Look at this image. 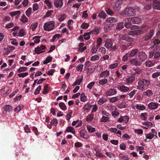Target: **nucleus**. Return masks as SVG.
<instances>
[{
    "label": "nucleus",
    "instance_id": "2eb2a0df",
    "mask_svg": "<svg viewBox=\"0 0 160 160\" xmlns=\"http://www.w3.org/2000/svg\"><path fill=\"white\" fill-rule=\"evenodd\" d=\"M118 89L122 92H126L129 90V88L124 85L119 86L118 88Z\"/></svg>",
    "mask_w": 160,
    "mask_h": 160
},
{
    "label": "nucleus",
    "instance_id": "4d7b16f0",
    "mask_svg": "<svg viewBox=\"0 0 160 160\" xmlns=\"http://www.w3.org/2000/svg\"><path fill=\"white\" fill-rule=\"evenodd\" d=\"M27 69V68L26 67H22L19 68L17 70L18 72L20 73L22 72L25 71Z\"/></svg>",
    "mask_w": 160,
    "mask_h": 160
},
{
    "label": "nucleus",
    "instance_id": "bb28decb",
    "mask_svg": "<svg viewBox=\"0 0 160 160\" xmlns=\"http://www.w3.org/2000/svg\"><path fill=\"white\" fill-rule=\"evenodd\" d=\"M123 28V23L121 22L118 23L116 27V29L118 30H120L122 29Z\"/></svg>",
    "mask_w": 160,
    "mask_h": 160
},
{
    "label": "nucleus",
    "instance_id": "052dcab7",
    "mask_svg": "<svg viewBox=\"0 0 160 160\" xmlns=\"http://www.w3.org/2000/svg\"><path fill=\"white\" fill-rule=\"evenodd\" d=\"M83 65L82 64H80L78 65L76 68V69L78 71L81 72L82 70V68Z\"/></svg>",
    "mask_w": 160,
    "mask_h": 160
},
{
    "label": "nucleus",
    "instance_id": "6ab92c4d",
    "mask_svg": "<svg viewBox=\"0 0 160 160\" xmlns=\"http://www.w3.org/2000/svg\"><path fill=\"white\" fill-rule=\"evenodd\" d=\"M83 132V131L82 130L80 131V137L86 140L88 139L89 138V135L88 134H86Z\"/></svg>",
    "mask_w": 160,
    "mask_h": 160
},
{
    "label": "nucleus",
    "instance_id": "b1692460",
    "mask_svg": "<svg viewBox=\"0 0 160 160\" xmlns=\"http://www.w3.org/2000/svg\"><path fill=\"white\" fill-rule=\"evenodd\" d=\"M119 157L121 159L123 160H128L129 158L128 156L126 155H124L122 153H120L119 155Z\"/></svg>",
    "mask_w": 160,
    "mask_h": 160
},
{
    "label": "nucleus",
    "instance_id": "4be33fe9",
    "mask_svg": "<svg viewBox=\"0 0 160 160\" xmlns=\"http://www.w3.org/2000/svg\"><path fill=\"white\" fill-rule=\"evenodd\" d=\"M135 80L134 77L132 76L126 78L124 80V81L126 83H129L132 82Z\"/></svg>",
    "mask_w": 160,
    "mask_h": 160
},
{
    "label": "nucleus",
    "instance_id": "5fc2aeb1",
    "mask_svg": "<svg viewBox=\"0 0 160 160\" xmlns=\"http://www.w3.org/2000/svg\"><path fill=\"white\" fill-rule=\"evenodd\" d=\"M45 3L46 4L49 8H52V3L48 0H45Z\"/></svg>",
    "mask_w": 160,
    "mask_h": 160
},
{
    "label": "nucleus",
    "instance_id": "f8f14e48",
    "mask_svg": "<svg viewBox=\"0 0 160 160\" xmlns=\"http://www.w3.org/2000/svg\"><path fill=\"white\" fill-rule=\"evenodd\" d=\"M158 104L153 102H150L148 105V108L150 109L155 110L158 107Z\"/></svg>",
    "mask_w": 160,
    "mask_h": 160
},
{
    "label": "nucleus",
    "instance_id": "473e14b6",
    "mask_svg": "<svg viewBox=\"0 0 160 160\" xmlns=\"http://www.w3.org/2000/svg\"><path fill=\"white\" fill-rule=\"evenodd\" d=\"M136 108L139 110H143L146 108L142 104H137L135 106Z\"/></svg>",
    "mask_w": 160,
    "mask_h": 160
},
{
    "label": "nucleus",
    "instance_id": "37998d69",
    "mask_svg": "<svg viewBox=\"0 0 160 160\" xmlns=\"http://www.w3.org/2000/svg\"><path fill=\"white\" fill-rule=\"evenodd\" d=\"M92 33V32H88L85 33L83 36L85 37L84 39L86 40H88L90 38V34Z\"/></svg>",
    "mask_w": 160,
    "mask_h": 160
},
{
    "label": "nucleus",
    "instance_id": "bf43d9fd",
    "mask_svg": "<svg viewBox=\"0 0 160 160\" xmlns=\"http://www.w3.org/2000/svg\"><path fill=\"white\" fill-rule=\"evenodd\" d=\"M41 86L40 85H39L38 86V87L36 88L35 91L34 92V94L35 95H37L39 93L40 91L41 88Z\"/></svg>",
    "mask_w": 160,
    "mask_h": 160
},
{
    "label": "nucleus",
    "instance_id": "0eeeda50",
    "mask_svg": "<svg viewBox=\"0 0 160 160\" xmlns=\"http://www.w3.org/2000/svg\"><path fill=\"white\" fill-rule=\"evenodd\" d=\"M138 56L142 62H143L145 61V60L147 59V55L146 53L142 51H141L139 52L136 55V57H137Z\"/></svg>",
    "mask_w": 160,
    "mask_h": 160
},
{
    "label": "nucleus",
    "instance_id": "58836bf2",
    "mask_svg": "<svg viewBox=\"0 0 160 160\" xmlns=\"http://www.w3.org/2000/svg\"><path fill=\"white\" fill-rule=\"evenodd\" d=\"M138 50L137 49L132 50L130 53L129 54L130 58L133 57L138 52Z\"/></svg>",
    "mask_w": 160,
    "mask_h": 160
},
{
    "label": "nucleus",
    "instance_id": "39448f33",
    "mask_svg": "<svg viewBox=\"0 0 160 160\" xmlns=\"http://www.w3.org/2000/svg\"><path fill=\"white\" fill-rule=\"evenodd\" d=\"M154 31L153 29L150 30L149 32L146 33L143 37L144 41H148L149 40L154 34Z\"/></svg>",
    "mask_w": 160,
    "mask_h": 160
},
{
    "label": "nucleus",
    "instance_id": "c9c22d12",
    "mask_svg": "<svg viewBox=\"0 0 160 160\" xmlns=\"http://www.w3.org/2000/svg\"><path fill=\"white\" fill-rule=\"evenodd\" d=\"M4 110L6 112H9L12 110V107L9 105H6L4 107Z\"/></svg>",
    "mask_w": 160,
    "mask_h": 160
},
{
    "label": "nucleus",
    "instance_id": "864d4df0",
    "mask_svg": "<svg viewBox=\"0 0 160 160\" xmlns=\"http://www.w3.org/2000/svg\"><path fill=\"white\" fill-rule=\"evenodd\" d=\"M98 46H94L91 50V52L92 53H96L98 48Z\"/></svg>",
    "mask_w": 160,
    "mask_h": 160
},
{
    "label": "nucleus",
    "instance_id": "79ce46f5",
    "mask_svg": "<svg viewBox=\"0 0 160 160\" xmlns=\"http://www.w3.org/2000/svg\"><path fill=\"white\" fill-rule=\"evenodd\" d=\"M108 82V80L106 78H104L100 80L99 81V84L102 85H103Z\"/></svg>",
    "mask_w": 160,
    "mask_h": 160
},
{
    "label": "nucleus",
    "instance_id": "393cba45",
    "mask_svg": "<svg viewBox=\"0 0 160 160\" xmlns=\"http://www.w3.org/2000/svg\"><path fill=\"white\" fill-rule=\"evenodd\" d=\"M106 16L107 15L106 13L103 11H101L98 15V17L100 18H102L103 19L105 18L106 17Z\"/></svg>",
    "mask_w": 160,
    "mask_h": 160
},
{
    "label": "nucleus",
    "instance_id": "e2e57ef3",
    "mask_svg": "<svg viewBox=\"0 0 160 160\" xmlns=\"http://www.w3.org/2000/svg\"><path fill=\"white\" fill-rule=\"evenodd\" d=\"M120 148L122 150H125L126 149V145L124 143H122L120 145Z\"/></svg>",
    "mask_w": 160,
    "mask_h": 160
},
{
    "label": "nucleus",
    "instance_id": "9b49d317",
    "mask_svg": "<svg viewBox=\"0 0 160 160\" xmlns=\"http://www.w3.org/2000/svg\"><path fill=\"white\" fill-rule=\"evenodd\" d=\"M55 6L58 9H60L63 5L62 0H55L54 1Z\"/></svg>",
    "mask_w": 160,
    "mask_h": 160
},
{
    "label": "nucleus",
    "instance_id": "f704fd0d",
    "mask_svg": "<svg viewBox=\"0 0 160 160\" xmlns=\"http://www.w3.org/2000/svg\"><path fill=\"white\" fill-rule=\"evenodd\" d=\"M59 106L63 110H65L67 109V107L63 102H61L58 104Z\"/></svg>",
    "mask_w": 160,
    "mask_h": 160
},
{
    "label": "nucleus",
    "instance_id": "c756f323",
    "mask_svg": "<svg viewBox=\"0 0 160 160\" xmlns=\"http://www.w3.org/2000/svg\"><path fill=\"white\" fill-rule=\"evenodd\" d=\"M87 128L88 132L90 133L93 132L95 131V129L90 125H87Z\"/></svg>",
    "mask_w": 160,
    "mask_h": 160
},
{
    "label": "nucleus",
    "instance_id": "c03bdc74",
    "mask_svg": "<svg viewBox=\"0 0 160 160\" xmlns=\"http://www.w3.org/2000/svg\"><path fill=\"white\" fill-rule=\"evenodd\" d=\"M100 30V28H95L93 31H92L90 32H92V33L97 35L99 33Z\"/></svg>",
    "mask_w": 160,
    "mask_h": 160
},
{
    "label": "nucleus",
    "instance_id": "412c9836",
    "mask_svg": "<svg viewBox=\"0 0 160 160\" xmlns=\"http://www.w3.org/2000/svg\"><path fill=\"white\" fill-rule=\"evenodd\" d=\"M110 75L109 72L108 71H105L101 72L100 76L102 77H107Z\"/></svg>",
    "mask_w": 160,
    "mask_h": 160
},
{
    "label": "nucleus",
    "instance_id": "774afa93",
    "mask_svg": "<svg viewBox=\"0 0 160 160\" xmlns=\"http://www.w3.org/2000/svg\"><path fill=\"white\" fill-rule=\"evenodd\" d=\"M123 122L125 123H128L129 121V118L128 117L127 115L123 116Z\"/></svg>",
    "mask_w": 160,
    "mask_h": 160
},
{
    "label": "nucleus",
    "instance_id": "1a4fd4ad",
    "mask_svg": "<svg viewBox=\"0 0 160 160\" xmlns=\"http://www.w3.org/2000/svg\"><path fill=\"white\" fill-rule=\"evenodd\" d=\"M136 57L135 58L132 59L130 61L136 66H140L143 62L138 57Z\"/></svg>",
    "mask_w": 160,
    "mask_h": 160
},
{
    "label": "nucleus",
    "instance_id": "13d9d810",
    "mask_svg": "<svg viewBox=\"0 0 160 160\" xmlns=\"http://www.w3.org/2000/svg\"><path fill=\"white\" fill-rule=\"evenodd\" d=\"M25 31L23 29H21L18 32V35L19 36H23L25 34Z\"/></svg>",
    "mask_w": 160,
    "mask_h": 160
},
{
    "label": "nucleus",
    "instance_id": "7ed1b4c3",
    "mask_svg": "<svg viewBox=\"0 0 160 160\" xmlns=\"http://www.w3.org/2000/svg\"><path fill=\"white\" fill-rule=\"evenodd\" d=\"M55 22L53 21H51L45 23L43 26V28L46 31H51L54 28Z\"/></svg>",
    "mask_w": 160,
    "mask_h": 160
},
{
    "label": "nucleus",
    "instance_id": "3c124183",
    "mask_svg": "<svg viewBox=\"0 0 160 160\" xmlns=\"http://www.w3.org/2000/svg\"><path fill=\"white\" fill-rule=\"evenodd\" d=\"M144 93L148 97L152 96V91L150 90H147L144 92Z\"/></svg>",
    "mask_w": 160,
    "mask_h": 160
},
{
    "label": "nucleus",
    "instance_id": "f03ea898",
    "mask_svg": "<svg viewBox=\"0 0 160 160\" xmlns=\"http://www.w3.org/2000/svg\"><path fill=\"white\" fill-rule=\"evenodd\" d=\"M135 9L131 7H129L124 9L123 11L124 15L128 17L132 16L136 14Z\"/></svg>",
    "mask_w": 160,
    "mask_h": 160
},
{
    "label": "nucleus",
    "instance_id": "69168bd1",
    "mask_svg": "<svg viewBox=\"0 0 160 160\" xmlns=\"http://www.w3.org/2000/svg\"><path fill=\"white\" fill-rule=\"evenodd\" d=\"M160 76V72H155L152 75V77L153 78H155L158 76Z\"/></svg>",
    "mask_w": 160,
    "mask_h": 160
},
{
    "label": "nucleus",
    "instance_id": "7c9ffc66",
    "mask_svg": "<svg viewBox=\"0 0 160 160\" xmlns=\"http://www.w3.org/2000/svg\"><path fill=\"white\" fill-rule=\"evenodd\" d=\"M52 57L50 56H49L46 58V60L43 62V63L44 64H47V63L50 62L52 60Z\"/></svg>",
    "mask_w": 160,
    "mask_h": 160
},
{
    "label": "nucleus",
    "instance_id": "2f4dec72",
    "mask_svg": "<svg viewBox=\"0 0 160 160\" xmlns=\"http://www.w3.org/2000/svg\"><path fill=\"white\" fill-rule=\"evenodd\" d=\"M107 99L105 98H100L98 102V104L99 105H102L105 102Z\"/></svg>",
    "mask_w": 160,
    "mask_h": 160
},
{
    "label": "nucleus",
    "instance_id": "6e6d98bb",
    "mask_svg": "<svg viewBox=\"0 0 160 160\" xmlns=\"http://www.w3.org/2000/svg\"><path fill=\"white\" fill-rule=\"evenodd\" d=\"M89 26V24L88 23H83L81 26V28L83 29H86L88 28Z\"/></svg>",
    "mask_w": 160,
    "mask_h": 160
},
{
    "label": "nucleus",
    "instance_id": "8fccbe9b",
    "mask_svg": "<svg viewBox=\"0 0 160 160\" xmlns=\"http://www.w3.org/2000/svg\"><path fill=\"white\" fill-rule=\"evenodd\" d=\"M93 114H91L88 115L86 118V120L88 122H90L93 118Z\"/></svg>",
    "mask_w": 160,
    "mask_h": 160
},
{
    "label": "nucleus",
    "instance_id": "ea45409f",
    "mask_svg": "<svg viewBox=\"0 0 160 160\" xmlns=\"http://www.w3.org/2000/svg\"><path fill=\"white\" fill-rule=\"evenodd\" d=\"M154 135L152 133H147L145 134V137L146 139H152L154 137Z\"/></svg>",
    "mask_w": 160,
    "mask_h": 160
},
{
    "label": "nucleus",
    "instance_id": "de8ad7c7",
    "mask_svg": "<svg viewBox=\"0 0 160 160\" xmlns=\"http://www.w3.org/2000/svg\"><path fill=\"white\" fill-rule=\"evenodd\" d=\"M127 105L125 102H122L120 104H119L118 107L119 108H125L127 107Z\"/></svg>",
    "mask_w": 160,
    "mask_h": 160
},
{
    "label": "nucleus",
    "instance_id": "4c0bfd02",
    "mask_svg": "<svg viewBox=\"0 0 160 160\" xmlns=\"http://www.w3.org/2000/svg\"><path fill=\"white\" fill-rule=\"evenodd\" d=\"M140 118L144 120H146L147 119L148 114L146 112L141 113L140 114Z\"/></svg>",
    "mask_w": 160,
    "mask_h": 160
},
{
    "label": "nucleus",
    "instance_id": "dca6fc26",
    "mask_svg": "<svg viewBox=\"0 0 160 160\" xmlns=\"http://www.w3.org/2000/svg\"><path fill=\"white\" fill-rule=\"evenodd\" d=\"M122 40L129 42H132L133 40V39L128 36L127 35H123L121 36Z\"/></svg>",
    "mask_w": 160,
    "mask_h": 160
},
{
    "label": "nucleus",
    "instance_id": "f3484780",
    "mask_svg": "<svg viewBox=\"0 0 160 160\" xmlns=\"http://www.w3.org/2000/svg\"><path fill=\"white\" fill-rule=\"evenodd\" d=\"M112 45L113 43L111 39L107 40L106 41L105 44V47L108 49H110V48H111V47L112 46Z\"/></svg>",
    "mask_w": 160,
    "mask_h": 160
},
{
    "label": "nucleus",
    "instance_id": "a18cd8bd",
    "mask_svg": "<svg viewBox=\"0 0 160 160\" xmlns=\"http://www.w3.org/2000/svg\"><path fill=\"white\" fill-rule=\"evenodd\" d=\"M131 58L129 53H126L122 57V60L124 61H126Z\"/></svg>",
    "mask_w": 160,
    "mask_h": 160
},
{
    "label": "nucleus",
    "instance_id": "0e129e2a",
    "mask_svg": "<svg viewBox=\"0 0 160 160\" xmlns=\"http://www.w3.org/2000/svg\"><path fill=\"white\" fill-rule=\"evenodd\" d=\"M102 42V39L100 37L98 38L97 40V46H99L101 44Z\"/></svg>",
    "mask_w": 160,
    "mask_h": 160
},
{
    "label": "nucleus",
    "instance_id": "423d86ee",
    "mask_svg": "<svg viewBox=\"0 0 160 160\" xmlns=\"http://www.w3.org/2000/svg\"><path fill=\"white\" fill-rule=\"evenodd\" d=\"M122 5V1L118 0L115 2L113 6L114 10L118 12L121 8V6Z\"/></svg>",
    "mask_w": 160,
    "mask_h": 160
},
{
    "label": "nucleus",
    "instance_id": "a211bd4d",
    "mask_svg": "<svg viewBox=\"0 0 160 160\" xmlns=\"http://www.w3.org/2000/svg\"><path fill=\"white\" fill-rule=\"evenodd\" d=\"M21 13V12L20 11H17L14 12H11L9 13V14L12 17H13L15 16H16V18H18L19 17L20 14Z\"/></svg>",
    "mask_w": 160,
    "mask_h": 160
},
{
    "label": "nucleus",
    "instance_id": "f257e3e1",
    "mask_svg": "<svg viewBox=\"0 0 160 160\" xmlns=\"http://www.w3.org/2000/svg\"><path fill=\"white\" fill-rule=\"evenodd\" d=\"M160 41L158 38V37H154L151 41V43L154 45L150 47L151 49H152L149 53V57L150 58H153V59H157L160 56V52L157 51L160 50V47L159 46Z\"/></svg>",
    "mask_w": 160,
    "mask_h": 160
},
{
    "label": "nucleus",
    "instance_id": "603ef678",
    "mask_svg": "<svg viewBox=\"0 0 160 160\" xmlns=\"http://www.w3.org/2000/svg\"><path fill=\"white\" fill-rule=\"evenodd\" d=\"M38 23L37 22H35L32 24L31 28L32 31H34L37 27Z\"/></svg>",
    "mask_w": 160,
    "mask_h": 160
},
{
    "label": "nucleus",
    "instance_id": "6e6552de",
    "mask_svg": "<svg viewBox=\"0 0 160 160\" xmlns=\"http://www.w3.org/2000/svg\"><path fill=\"white\" fill-rule=\"evenodd\" d=\"M138 84L144 86H148L150 85V82L149 80L145 78L142 79L138 82Z\"/></svg>",
    "mask_w": 160,
    "mask_h": 160
},
{
    "label": "nucleus",
    "instance_id": "c85d7f7f",
    "mask_svg": "<svg viewBox=\"0 0 160 160\" xmlns=\"http://www.w3.org/2000/svg\"><path fill=\"white\" fill-rule=\"evenodd\" d=\"M65 132H70L74 134H75V130L74 129V128L70 126L68 127L67 128L65 131Z\"/></svg>",
    "mask_w": 160,
    "mask_h": 160
},
{
    "label": "nucleus",
    "instance_id": "a19ab883",
    "mask_svg": "<svg viewBox=\"0 0 160 160\" xmlns=\"http://www.w3.org/2000/svg\"><path fill=\"white\" fill-rule=\"evenodd\" d=\"M20 20L23 23H25L26 22H28V19L24 14H23L21 17V18L20 19Z\"/></svg>",
    "mask_w": 160,
    "mask_h": 160
},
{
    "label": "nucleus",
    "instance_id": "20e7f679",
    "mask_svg": "<svg viewBox=\"0 0 160 160\" xmlns=\"http://www.w3.org/2000/svg\"><path fill=\"white\" fill-rule=\"evenodd\" d=\"M128 22L130 23L138 24L141 22V19L138 17H133L128 19Z\"/></svg>",
    "mask_w": 160,
    "mask_h": 160
},
{
    "label": "nucleus",
    "instance_id": "aec40b11",
    "mask_svg": "<svg viewBox=\"0 0 160 160\" xmlns=\"http://www.w3.org/2000/svg\"><path fill=\"white\" fill-rule=\"evenodd\" d=\"M118 20L117 18L112 17L108 18L106 20L107 22L110 23L116 22Z\"/></svg>",
    "mask_w": 160,
    "mask_h": 160
},
{
    "label": "nucleus",
    "instance_id": "49530a36",
    "mask_svg": "<svg viewBox=\"0 0 160 160\" xmlns=\"http://www.w3.org/2000/svg\"><path fill=\"white\" fill-rule=\"evenodd\" d=\"M100 58L99 56L97 55H95L91 57L90 60L91 61H94L96 60H98Z\"/></svg>",
    "mask_w": 160,
    "mask_h": 160
},
{
    "label": "nucleus",
    "instance_id": "5701e85b",
    "mask_svg": "<svg viewBox=\"0 0 160 160\" xmlns=\"http://www.w3.org/2000/svg\"><path fill=\"white\" fill-rule=\"evenodd\" d=\"M149 28V26L146 25H142L141 27L140 28L143 33L147 32Z\"/></svg>",
    "mask_w": 160,
    "mask_h": 160
},
{
    "label": "nucleus",
    "instance_id": "4468645a",
    "mask_svg": "<svg viewBox=\"0 0 160 160\" xmlns=\"http://www.w3.org/2000/svg\"><path fill=\"white\" fill-rule=\"evenodd\" d=\"M117 91L116 89H110L106 92V95L107 96H110L116 94L117 93Z\"/></svg>",
    "mask_w": 160,
    "mask_h": 160
},
{
    "label": "nucleus",
    "instance_id": "338daca9",
    "mask_svg": "<svg viewBox=\"0 0 160 160\" xmlns=\"http://www.w3.org/2000/svg\"><path fill=\"white\" fill-rule=\"evenodd\" d=\"M32 130L34 132L36 136H38L39 135V133L38 132V130L37 128L35 127H32Z\"/></svg>",
    "mask_w": 160,
    "mask_h": 160
},
{
    "label": "nucleus",
    "instance_id": "a878e982",
    "mask_svg": "<svg viewBox=\"0 0 160 160\" xmlns=\"http://www.w3.org/2000/svg\"><path fill=\"white\" fill-rule=\"evenodd\" d=\"M49 88L48 87V84H46L44 86L43 91L42 92V93L44 94H47L49 90Z\"/></svg>",
    "mask_w": 160,
    "mask_h": 160
},
{
    "label": "nucleus",
    "instance_id": "09e8293b",
    "mask_svg": "<svg viewBox=\"0 0 160 160\" xmlns=\"http://www.w3.org/2000/svg\"><path fill=\"white\" fill-rule=\"evenodd\" d=\"M32 12V8H29L26 11V15L28 17H29Z\"/></svg>",
    "mask_w": 160,
    "mask_h": 160
},
{
    "label": "nucleus",
    "instance_id": "cd10ccee",
    "mask_svg": "<svg viewBox=\"0 0 160 160\" xmlns=\"http://www.w3.org/2000/svg\"><path fill=\"white\" fill-rule=\"evenodd\" d=\"M91 106V105L89 103H87L83 108V110L84 111H87V112H89Z\"/></svg>",
    "mask_w": 160,
    "mask_h": 160
},
{
    "label": "nucleus",
    "instance_id": "72a5a7b5",
    "mask_svg": "<svg viewBox=\"0 0 160 160\" xmlns=\"http://www.w3.org/2000/svg\"><path fill=\"white\" fill-rule=\"evenodd\" d=\"M41 37V36H35L33 38L32 40H34L35 43H38L40 41V39Z\"/></svg>",
    "mask_w": 160,
    "mask_h": 160
},
{
    "label": "nucleus",
    "instance_id": "e433bc0d",
    "mask_svg": "<svg viewBox=\"0 0 160 160\" xmlns=\"http://www.w3.org/2000/svg\"><path fill=\"white\" fill-rule=\"evenodd\" d=\"M87 100V97L84 93H82L80 95V100L82 102H84Z\"/></svg>",
    "mask_w": 160,
    "mask_h": 160
},
{
    "label": "nucleus",
    "instance_id": "680f3d73",
    "mask_svg": "<svg viewBox=\"0 0 160 160\" xmlns=\"http://www.w3.org/2000/svg\"><path fill=\"white\" fill-rule=\"evenodd\" d=\"M95 67H90L88 69L87 71L88 72L92 73L95 70Z\"/></svg>",
    "mask_w": 160,
    "mask_h": 160
},
{
    "label": "nucleus",
    "instance_id": "ddd939ff",
    "mask_svg": "<svg viewBox=\"0 0 160 160\" xmlns=\"http://www.w3.org/2000/svg\"><path fill=\"white\" fill-rule=\"evenodd\" d=\"M153 8L155 9L160 10V2L157 0L153 1Z\"/></svg>",
    "mask_w": 160,
    "mask_h": 160
},
{
    "label": "nucleus",
    "instance_id": "9d476101",
    "mask_svg": "<svg viewBox=\"0 0 160 160\" xmlns=\"http://www.w3.org/2000/svg\"><path fill=\"white\" fill-rule=\"evenodd\" d=\"M46 48L45 46L43 45H42L40 47H37L35 48L34 49V51L37 54H39L45 52V51H42V50Z\"/></svg>",
    "mask_w": 160,
    "mask_h": 160
}]
</instances>
